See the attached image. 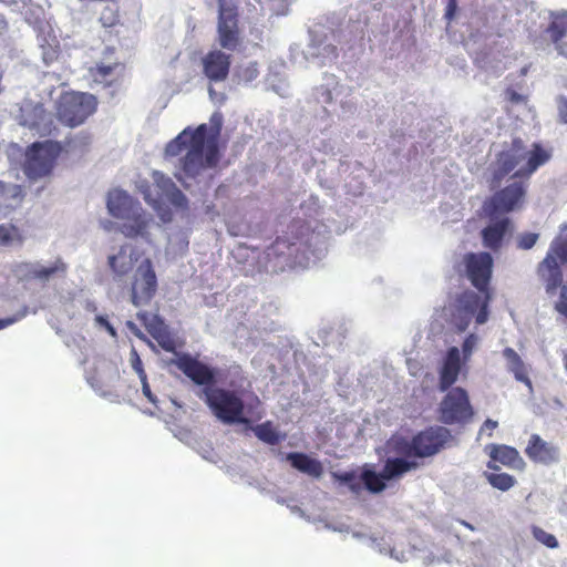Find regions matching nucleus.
<instances>
[{"instance_id": "f257e3e1", "label": "nucleus", "mask_w": 567, "mask_h": 567, "mask_svg": "<svg viewBox=\"0 0 567 567\" xmlns=\"http://www.w3.org/2000/svg\"><path fill=\"white\" fill-rule=\"evenodd\" d=\"M493 264L489 252H466L463 256L462 266L465 275L483 298L472 290H465L456 297L452 305L451 322L458 331H465L474 316L477 324L487 321L488 303L492 299L489 284Z\"/></svg>"}, {"instance_id": "f03ea898", "label": "nucleus", "mask_w": 567, "mask_h": 567, "mask_svg": "<svg viewBox=\"0 0 567 567\" xmlns=\"http://www.w3.org/2000/svg\"><path fill=\"white\" fill-rule=\"evenodd\" d=\"M210 122L215 125L213 134L208 135L207 124H200L195 130L185 128L165 147V154L171 157L181 155L182 169L188 176L197 175L205 167H215L219 161L218 135L221 127V115L214 113Z\"/></svg>"}, {"instance_id": "7ed1b4c3", "label": "nucleus", "mask_w": 567, "mask_h": 567, "mask_svg": "<svg viewBox=\"0 0 567 567\" xmlns=\"http://www.w3.org/2000/svg\"><path fill=\"white\" fill-rule=\"evenodd\" d=\"M550 158V153L539 143L527 150L520 138H514L508 148L498 153L493 171V183L499 184L509 173L517 168L514 177L528 178L539 166Z\"/></svg>"}, {"instance_id": "20e7f679", "label": "nucleus", "mask_w": 567, "mask_h": 567, "mask_svg": "<svg viewBox=\"0 0 567 567\" xmlns=\"http://www.w3.org/2000/svg\"><path fill=\"white\" fill-rule=\"evenodd\" d=\"M450 431L444 426H429L411 439L399 436L392 440V450L394 453L416 458L432 457L440 453L449 439Z\"/></svg>"}, {"instance_id": "39448f33", "label": "nucleus", "mask_w": 567, "mask_h": 567, "mask_svg": "<svg viewBox=\"0 0 567 567\" xmlns=\"http://www.w3.org/2000/svg\"><path fill=\"white\" fill-rule=\"evenodd\" d=\"M205 402L215 416L227 424L244 423V401L235 391L221 388L204 389Z\"/></svg>"}, {"instance_id": "423d86ee", "label": "nucleus", "mask_w": 567, "mask_h": 567, "mask_svg": "<svg viewBox=\"0 0 567 567\" xmlns=\"http://www.w3.org/2000/svg\"><path fill=\"white\" fill-rule=\"evenodd\" d=\"M96 99L94 95L81 92L63 94L56 106V116L66 126L75 127L96 111Z\"/></svg>"}, {"instance_id": "0eeeda50", "label": "nucleus", "mask_w": 567, "mask_h": 567, "mask_svg": "<svg viewBox=\"0 0 567 567\" xmlns=\"http://www.w3.org/2000/svg\"><path fill=\"white\" fill-rule=\"evenodd\" d=\"M62 145L54 141L34 142L27 151L24 172L30 178H41L52 173Z\"/></svg>"}, {"instance_id": "6e6552de", "label": "nucleus", "mask_w": 567, "mask_h": 567, "mask_svg": "<svg viewBox=\"0 0 567 567\" xmlns=\"http://www.w3.org/2000/svg\"><path fill=\"white\" fill-rule=\"evenodd\" d=\"M217 39L221 49L236 51L241 44L239 12L235 0H218Z\"/></svg>"}, {"instance_id": "1a4fd4ad", "label": "nucleus", "mask_w": 567, "mask_h": 567, "mask_svg": "<svg viewBox=\"0 0 567 567\" xmlns=\"http://www.w3.org/2000/svg\"><path fill=\"white\" fill-rule=\"evenodd\" d=\"M560 264H567V235L551 243L546 257L537 267V274L545 282L548 295H554L563 282Z\"/></svg>"}, {"instance_id": "9d476101", "label": "nucleus", "mask_w": 567, "mask_h": 567, "mask_svg": "<svg viewBox=\"0 0 567 567\" xmlns=\"http://www.w3.org/2000/svg\"><path fill=\"white\" fill-rule=\"evenodd\" d=\"M158 288L152 260L145 258L136 268L131 282V302L135 307L146 306L155 297Z\"/></svg>"}, {"instance_id": "9b49d317", "label": "nucleus", "mask_w": 567, "mask_h": 567, "mask_svg": "<svg viewBox=\"0 0 567 567\" xmlns=\"http://www.w3.org/2000/svg\"><path fill=\"white\" fill-rule=\"evenodd\" d=\"M440 420L444 424L463 423L473 415L467 392L460 386L450 388L439 406Z\"/></svg>"}, {"instance_id": "f8f14e48", "label": "nucleus", "mask_w": 567, "mask_h": 567, "mask_svg": "<svg viewBox=\"0 0 567 567\" xmlns=\"http://www.w3.org/2000/svg\"><path fill=\"white\" fill-rule=\"evenodd\" d=\"M525 195V185L522 182H514L494 193L484 203V210L489 218H494L498 214L511 213L522 206Z\"/></svg>"}, {"instance_id": "ddd939ff", "label": "nucleus", "mask_w": 567, "mask_h": 567, "mask_svg": "<svg viewBox=\"0 0 567 567\" xmlns=\"http://www.w3.org/2000/svg\"><path fill=\"white\" fill-rule=\"evenodd\" d=\"M174 364L196 385H202L206 389L213 388L216 383L215 370L189 353L178 354L176 360H174Z\"/></svg>"}, {"instance_id": "4468645a", "label": "nucleus", "mask_w": 567, "mask_h": 567, "mask_svg": "<svg viewBox=\"0 0 567 567\" xmlns=\"http://www.w3.org/2000/svg\"><path fill=\"white\" fill-rule=\"evenodd\" d=\"M200 64L203 74L209 82H223L230 72V54L218 49L210 50L202 58Z\"/></svg>"}, {"instance_id": "2eb2a0df", "label": "nucleus", "mask_w": 567, "mask_h": 567, "mask_svg": "<svg viewBox=\"0 0 567 567\" xmlns=\"http://www.w3.org/2000/svg\"><path fill=\"white\" fill-rule=\"evenodd\" d=\"M136 317L163 350L167 352H175L176 342L171 336L164 320L158 315H151L146 311H141L137 312Z\"/></svg>"}, {"instance_id": "dca6fc26", "label": "nucleus", "mask_w": 567, "mask_h": 567, "mask_svg": "<svg viewBox=\"0 0 567 567\" xmlns=\"http://www.w3.org/2000/svg\"><path fill=\"white\" fill-rule=\"evenodd\" d=\"M527 457L543 465H551L559 461V450L553 443L546 442L538 434H532L525 447Z\"/></svg>"}, {"instance_id": "f3484780", "label": "nucleus", "mask_w": 567, "mask_h": 567, "mask_svg": "<svg viewBox=\"0 0 567 567\" xmlns=\"http://www.w3.org/2000/svg\"><path fill=\"white\" fill-rule=\"evenodd\" d=\"M545 34L557 52L567 58V10L550 12Z\"/></svg>"}, {"instance_id": "a211bd4d", "label": "nucleus", "mask_w": 567, "mask_h": 567, "mask_svg": "<svg viewBox=\"0 0 567 567\" xmlns=\"http://www.w3.org/2000/svg\"><path fill=\"white\" fill-rule=\"evenodd\" d=\"M462 369L461 352L457 347H451L442 362L439 371V390L447 391L458 378Z\"/></svg>"}, {"instance_id": "6ab92c4d", "label": "nucleus", "mask_w": 567, "mask_h": 567, "mask_svg": "<svg viewBox=\"0 0 567 567\" xmlns=\"http://www.w3.org/2000/svg\"><path fill=\"white\" fill-rule=\"evenodd\" d=\"M122 220L120 231L126 238L143 237L148 239V227L153 219L142 206L135 207V209H133L128 216L123 217Z\"/></svg>"}, {"instance_id": "aec40b11", "label": "nucleus", "mask_w": 567, "mask_h": 567, "mask_svg": "<svg viewBox=\"0 0 567 567\" xmlns=\"http://www.w3.org/2000/svg\"><path fill=\"white\" fill-rule=\"evenodd\" d=\"M489 457L492 461L487 463V467L492 471L499 470V466L496 465V462H499L501 464L509 468L520 471L524 470L526 466V463L519 455V452L515 447L504 444L491 445Z\"/></svg>"}, {"instance_id": "412c9836", "label": "nucleus", "mask_w": 567, "mask_h": 567, "mask_svg": "<svg viewBox=\"0 0 567 567\" xmlns=\"http://www.w3.org/2000/svg\"><path fill=\"white\" fill-rule=\"evenodd\" d=\"M155 186L158 189L161 199H165L178 208H187L188 200L175 183L162 173H154Z\"/></svg>"}, {"instance_id": "4be33fe9", "label": "nucleus", "mask_w": 567, "mask_h": 567, "mask_svg": "<svg viewBox=\"0 0 567 567\" xmlns=\"http://www.w3.org/2000/svg\"><path fill=\"white\" fill-rule=\"evenodd\" d=\"M140 203L134 200L126 192L115 189L109 193L107 209L110 214L118 219L128 216L130 213L140 207Z\"/></svg>"}, {"instance_id": "5701e85b", "label": "nucleus", "mask_w": 567, "mask_h": 567, "mask_svg": "<svg viewBox=\"0 0 567 567\" xmlns=\"http://www.w3.org/2000/svg\"><path fill=\"white\" fill-rule=\"evenodd\" d=\"M89 72L95 83L110 87L123 76L124 65L118 62L110 65L97 63Z\"/></svg>"}, {"instance_id": "b1692460", "label": "nucleus", "mask_w": 567, "mask_h": 567, "mask_svg": "<svg viewBox=\"0 0 567 567\" xmlns=\"http://www.w3.org/2000/svg\"><path fill=\"white\" fill-rule=\"evenodd\" d=\"M420 464L410 457H389L382 467V477L388 481L398 480L404 474L416 470Z\"/></svg>"}, {"instance_id": "393cba45", "label": "nucleus", "mask_w": 567, "mask_h": 567, "mask_svg": "<svg viewBox=\"0 0 567 567\" xmlns=\"http://www.w3.org/2000/svg\"><path fill=\"white\" fill-rule=\"evenodd\" d=\"M509 219L503 218L497 220L482 230L483 245L494 251H497L503 243L504 236L506 235L509 227Z\"/></svg>"}, {"instance_id": "a878e982", "label": "nucleus", "mask_w": 567, "mask_h": 567, "mask_svg": "<svg viewBox=\"0 0 567 567\" xmlns=\"http://www.w3.org/2000/svg\"><path fill=\"white\" fill-rule=\"evenodd\" d=\"M136 258L132 254H127V246H121L116 255L109 256L107 264L115 279H122L127 276L134 268Z\"/></svg>"}, {"instance_id": "bb28decb", "label": "nucleus", "mask_w": 567, "mask_h": 567, "mask_svg": "<svg viewBox=\"0 0 567 567\" xmlns=\"http://www.w3.org/2000/svg\"><path fill=\"white\" fill-rule=\"evenodd\" d=\"M287 460L290 462L292 467L310 476L320 477L323 473L322 464L318 460L312 458L305 453H288Z\"/></svg>"}, {"instance_id": "cd10ccee", "label": "nucleus", "mask_w": 567, "mask_h": 567, "mask_svg": "<svg viewBox=\"0 0 567 567\" xmlns=\"http://www.w3.org/2000/svg\"><path fill=\"white\" fill-rule=\"evenodd\" d=\"M503 357L506 360L507 370L513 373L514 378L527 386H532V381L528 377V371L525 362L520 355L513 348H505L503 350Z\"/></svg>"}, {"instance_id": "c85d7f7f", "label": "nucleus", "mask_w": 567, "mask_h": 567, "mask_svg": "<svg viewBox=\"0 0 567 567\" xmlns=\"http://www.w3.org/2000/svg\"><path fill=\"white\" fill-rule=\"evenodd\" d=\"M22 200L21 187L0 181V210L14 209Z\"/></svg>"}, {"instance_id": "c756f323", "label": "nucleus", "mask_w": 567, "mask_h": 567, "mask_svg": "<svg viewBox=\"0 0 567 567\" xmlns=\"http://www.w3.org/2000/svg\"><path fill=\"white\" fill-rule=\"evenodd\" d=\"M66 268L68 267L65 262H63L61 259H58L52 266L49 267L32 266V268L29 270V275L34 279L47 281L54 276L64 275L66 272Z\"/></svg>"}, {"instance_id": "7c9ffc66", "label": "nucleus", "mask_w": 567, "mask_h": 567, "mask_svg": "<svg viewBox=\"0 0 567 567\" xmlns=\"http://www.w3.org/2000/svg\"><path fill=\"white\" fill-rule=\"evenodd\" d=\"M259 75L258 62L252 61L247 64H240L236 68L234 76L239 84H248L255 81Z\"/></svg>"}, {"instance_id": "2f4dec72", "label": "nucleus", "mask_w": 567, "mask_h": 567, "mask_svg": "<svg viewBox=\"0 0 567 567\" xmlns=\"http://www.w3.org/2000/svg\"><path fill=\"white\" fill-rule=\"evenodd\" d=\"M485 478L496 489L506 492L516 484V478L507 473H485Z\"/></svg>"}, {"instance_id": "473e14b6", "label": "nucleus", "mask_w": 567, "mask_h": 567, "mask_svg": "<svg viewBox=\"0 0 567 567\" xmlns=\"http://www.w3.org/2000/svg\"><path fill=\"white\" fill-rule=\"evenodd\" d=\"M362 481L370 492L380 493L385 488V481L388 480L382 477V471L380 473L364 471L362 474Z\"/></svg>"}, {"instance_id": "72a5a7b5", "label": "nucleus", "mask_w": 567, "mask_h": 567, "mask_svg": "<svg viewBox=\"0 0 567 567\" xmlns=\"http://www.w3.org/2000/svg\"><path fill=\"white\" fill-rule=\"evenodd\" d=\"M255 435L267 444L279 443V435L270 422H265L254 429Z\"/></svg>"}, {"instance_id": "f704fd0d", "label": "nucleus", "mask_w": 567, "mask_h": 567, "mask_svg": "<svg viewBox=\"0 0 567 567\" xmlns=\"http://www.w3.org/2000/svg\"><path fill=\"white\" fill-rule=\"evenodd\" d=\"M23 237L20 230L13 225H0V245L10 246L13 243L21 244Z\"/></svg>"}, {"instance_id": "c9c22d12", "label": "nucleus", "mask_w": 567, "mask_h": 567, "mask_svg": "<svg viewBox=\"0 0 567 567\" xmlns=\"http://www.w3.org/2000/svg\"><path fill=\"white\" fill-rule=\"evenodd\" d=\"M100 22L104 28H112L118 24L120 22V11L116 2H112V4L106 6L100 16Z\"/></svg>"}, {"instance_id": "e433bc0d", "label": "nucleus", "mask_w": 567, "mask_h": 567, "mask_svg": "<svg viewBox=\"0 0 567 567\" xmlns=\"http://www.w3.org/2000/svg\"><path fill=\"white\" fill-rule=\"evenodd\" d=\"M532 534H533V537L537 542L543 544L544 546H546L548 548H551V549L558 547L557 538L553 534L547 533L546 530H544L543 528H540L538 526H533L532 527Z\"/></svg>"}, {"instance_id": "4c0bfd02", "label": "nucleus", "mask_w": 567, "mask_h": 567, "mask_svg": "<svg viewBox=\"0 0 567 567\" xmlns=\"http://www.w3.org/2000/svg\"><path fill=\"white\" fill-rule=\"evenodd\" d=\"M559 297L555 302V310L567 320V285L560 284Z\"/></svg>"}, {"instance_id": "58836bf2", "label": "nucleus", "mask_w": 567, "mask_h": 567, "mask_svg": "<svg viewBox=\"0 0 567 567\" xmlns=\"http://www.w3.org/2000/svg\"><path fill=\"white\" fill-rule=\"evenodd\" d=\"M538 237L539 236L536 233L522 234L517 239V247L523 250L530 249L537 243Z\"/></svg>"}, {"instance_id": "ea45409f", "label": "nucleus", "mask_w": 567, "mask_h": 567, "mask_svg": "<svg viewBox=\"0 0 567 567\" xmlns=\"http://www.w3.org/2000/svg\"><path fill=\"white\" fill-rule=\"evenodd\" d=\"M130 360H131L132 368L138 374V378L144 379L146 375V372L143 368V362L138 355V352L136 351L135 348H133L131 350V359Z\"/></svg>"}, {"instance_id": "a19ab883", "label": "nucleus", "mask_w": 567, "mask_h": 567, "mask_svg": "<svg viewBox=\"0 0 567 567\" xmlns=\"http://www.w3.org/2000/svg\"><path fill=\"white\" fill-rule=\"evenodd\" d=\"M476 342H477V338L475 334H470L465 338V340L462 344L464 361H466L471 357V354L476 346Z\"/></svg>"}, {"instance_id": "79ce46f5", "label": "nucleus", "mask_w": 567, "mask_h": 567, "mask_svg": "<svg viewBox=\"0 0 567 567\" xmlns=\"http://www.w3.org/2000/svg\"><path fill=\"white\" fill-rule=\"evenodd\" d=\"M95 322L100 327L104 328L112 337H116V330L110 323V321L107 320L106 317L99 315V316L95 317Z\"/></svg>"}, {"instance_id": "37998d69", "label": "nucleus", "mask_w": 567, "mask_h": 567, "mask_svg": "<svg viewBox=\"0 0 567 567\" xmlns=\"http://www.w3.org/2000/svg\"><path fill=\"white\" fill-rule=\"evenodd\" d=\"M558 115L561 123L567 124V97L563 96L558 101Z\"/></svg>"}, {"instance_id": "c03bdc74", "label": "nucleus", "mask_w": 567, "mask_h": 567, "mask_svg": "<svg viewBox=\"0 0 567 567\" xmlns=\"http://www.w3.org/2000/svg\"><path fill=\"white\" fill-rule=\"evenodd\" d=\"M505 94H506V97L507 100L513 103V104H518V103H522L524 102V96L522 94H519L518 92H516L514 89L512 87H508L506 89L505 91Z\"/></svg>"}, {"instance_id": "a18cd8bd", "label": "nucleus", "mask_w": 567, "mask_h": 567, "mask_svg": "<svg viewBox=\"0 0 567 567\" xmlns=\"http://www.w3.org/2000/svg\"><path fill=\"white\" fill-rule=\"evenodd\" d=\"M140 380H141V383H142L143 394L147 398V400L150 402L155 403L156 399H155V395L151 391V386H150L148 381H147V375H145L144 379H140Z\"/></svg>"}, {"instance_id": "49530a36", "label": "nucleus", "mask_w": 567, "mask_h": 567, "mask_svg": "<svg viewBox=\"0 0 567 567\" xmlns=\"http://www.w3.org/2000/svg\"><path fill=\"white\" fill-rule=\"evenodd\" d=\"M497 425L498 423L496 421L487 419L481 427V433H486L487 436H492Z\"/></svg>"}, {"instance_id": "de8ad7c7", "label": "nucleus", "mask_w": 567, "mask_h": 567, "mask_svg": "<svg viewBox=\"0 0 567 567\" xmlns=\"http://www.w3.org/2000/svg\"><path fill=\"white\" fill-rule=\"evenodd\" d=\"M456 10H457V0H449L446 10H445V18L449 21H451L455 16Z\"/></svg>"}, {"instance_id": "09e8293b", "label": "nucleus", "mask_w": 567, "mask_h": 567, "mask_svg": "<svg viewBox=\"0 0 567 567\" xmlns=\"http://www.w3.org/2000/svg\"><path fill=\"white\" fill-rule=\"evenodd\" d=\"M18 320H19V317H10V318L0 319V330L17 322Z\"/></svg>"}, {"instance_id": "8fccbe9b", "label": "nucleus", "mask_w": 567, "mask_h": 567, "mask_svg": "<svg viewBox=\"0 0 567 567\" xmlns=\"http://www.w3.org/2000/svg\"><path fill=\"white\" fill-rule=\"evenodd\" d=\"M127 328L138 338H143V333L132 321H127Z\"/></svg>"}, {"instance_id": "3c124183", "label": "nucleus", "mask_w": 567, "mask_h": 567, "mask_svg": "<svg viewBox=\"0 0 567 567\" xmlns=\"http://www.w3.org/2000/svg\"><path fill=\"white\" fill-rule=\"evenodd\" d=\"M87 309L95 311L96 310V306L93 302H89L87 303Z\"/></svg>"}, {"instance_id": "603ef678", "label": "nucleus", "mask_w": 567, "mask_h": 567, "mask_svg": "<svg viewBox=\"0 0 567 567\" xmlns=\"http://www.w3.org/2000/svg\"><path fill=\"white\" fill-rule=\"evenodd\" d=\"M145 199H146V202H147V203H150V204H155V203H156V200L152 199L150 195H146V196H145Z\"/></svg>"}, {"instance_id": "864d4df0", "label": "nucleus", "mask_w": 567, "mask_h": 567, "mask_svg": "<svg viewBox=\"0 0 567 567\" xmlns=\"http://www.w3.org/2000/svg\"><path fill=\"white\" fill-rule=\"evenodd\" d=\"M208 92H209V95L213 96V94H215V90L213 86H209L208 87Z\"/></svg>"}, {"instance_id": "5fc2aeb1", "label": "nucleus", "mask_w": 567, "mask_h": 567, "mask_svg": "<svg viewBox=\"0 0 567 567\" xmlns=\"http://www.w3.org/2000/svg\"><path fill=\"white\" fill-rule=\"evenodd\" d=\"M464 525H465L466 527H468L470 529H472V530L474 529V527H473L471 524H468V523H464Z\"/></svg>"}]
</instances>
